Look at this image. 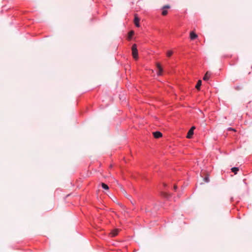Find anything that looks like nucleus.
Listing matches in <instances>:
<instances>
[{
    "mask_svg": "<svg viewBox=\"0 0 252 252\" xmlns=\"http://www.w3.org/2000/svg\"><path fill=\"white\" fill-rule=\"evenodd\" d=\"M195 129L194 126L191 127V128L189 130H192V131L193 132L194 129Z\"/></svg>",
    "mask_w": 252,
    "mask_h": 252,
    "instance_id": "17",
    "label": "nucleus"
},
{
    "mask_svg": "<svg viewBox=\"0 0 252 252\" xmlns=\"http://www.w3.org/2000/svg\"><path fill=\"white\" fill-rule=\"evenodd\" d=\"M132 54L133 57L134 59L137 60L138 59V50L137 49V46L136 44H133L132 46Z\"/></svg>",
    "mask_w": 252,
    "mask_h": 252,
    "instance_id": "1",
    "label": "nucleus"
},
{
    "mask_svg": "<svg viewBox=\"0 0 252 252\" xmlns=\"http://www.w3.org/2000/svg\"><path fill=\"white\" fill-rule=\"evenodd\" d=\"M134 34V32L133 31H131L129 32L128 35V39L130 40L132 35Z\"/></svg>",
    "mask_w": 252,
    "mask_h": 252,
    "instance_id": "11",
    "label": "nucleus"
},
{
    "mask_svg": "<svg viewBox=\"0 0 252 252\" xmlns=\"http://www.w3.org/2000/svg\"><path fill=\"white\" fill-rule=\"evenodd\" d=\"M119 232V230L118 229H115L113 230L110 233V235L111 237H115L117 236Z\"/></svg>",
    "mask_w": 252,
    "mask_h": 252,
    "instance_id": "4",
    "label": "nucleus"
},
{
    "mask_svg": "<svg viewBox=\"0 0 252 252\" xmlns=\"http://www.w3.org/2000/svg\"><path fill=\"white\" fill-rule=\"evenodd\" d=\"M211 75V72L207 71L203 78V80L205 81H207L209 79V77H210Z\"/></svg>",
    "mask_w": 252,
    "mask_h": 252,
    "instance_id": "6",
    "label": "nucleus"
},
{
    "mask_svg": "<svg viewBox=\"0 0 252 252\" xmlns=\"http://www.w3.org/2000/svg\"><path fill=\"white\" fill-rule=\"evenodd\" d=\"M170 8V6L169 5H164V6H163L162 9V15L163 16H165L167 14V9H169Z\"/></svg>",
    "mask_w": 252,
    "mask_h": 252,
    "instance_id": "2",
    "label": "nucleus"
},
{
    "mask_svg": "<svg viewBox=\"0 0 252 252\" xmlns=\"http://www.w3.org/2000/svg\"><path fill=\"white\" fill-rule=\"evenodd\" d=\"M177 186H176V185H175V186H174V189L175 190V189H177Z\"/></svg>",
    "mask_w": 252,
    "mask_h": 252,
    "instance_id": "18",
    "label": "nucleus"
},
{
    "mask_svg": "<svg viewBox=\"0 0 252 252\" xmlns=\"http://www.w3.org/2000/svg\"><path fill=\"white\" fill-rule=\"evenodd\" d=\"M162 195L165 196L166 194L165 193H162Z\"/></svg>",
    "mask_w": 252,
    "mask_h": 252,
    "instance_id": "19",
    "label": "nucleus"
},
{
    "mask_svg": "<svg viewBox=\"0 0 252 252\" xmlns=\"http://www.w3.org/2000/svg\"><path fill=\"white\" fill-rule=\"evenodd\" d=\"M231 170L233 172L235 173V174H236L237 173V172L239 170V169L237 167H233L231 169Z\"/></svg>",
    "mask_w": 252,
    "mask_h": 252,
    "instance_id": "13",
    "label": "nucleus"
},
{
    "mask_svg": "<svg viewBox=\"0 0 252 252\" xmlns=\"http://www.w3.org/2000/svg\"><path fill=\"white\" fill-rule=\"evenodd\" d=\"M101 186L102 188L104 189L108 190L109 189L108 186L103 183H101Z\"/></svg>",
    "mask_w": 252,
    "mask_h": 252,
    "instance_id": "12",
    "label": "nucleus"
},
{
    "mask_svg": "<svg viewBox=\"0 0 252 252\" xmlns=\"http://www.w3.org/2000/svg\"><path fill=\"white\" fill-rule=\"evenodd\" d=\"M197 35L193 32H191L190 33V38L191 40H193L197 37Z\"/></svg>",
    "mask_w": 252,
    "mask_h": 252,
    "instance_id": "8",
    "label": "nucleus"
},
{
    "mask_svg": "<svg viewBox=\"0 0 252 252\" xmlns=\"http://www.w3.org/2000/svg\"><path fill=\"white\" fill-rule=\"evenodd\" d=\"M153 135L156 138H159L162 136V133L159 131H156L153 133Z\"/></svg>",
    "mask_w": 252,
    "mask_h": 252,
    "instance_id": "5",
    "label": "nucleus"
},
{
    "mask_svg": "<svg viewBox=\"0 0 252 252\" xmlns=\"http://www.w3.org/2000/svg\"><path fill=\"white\" fill-rule=\"evenodd\" d=\"M139 21H140V19L138 17L137 15L136 14H135L134 15V23L137 27H140Z\"/></svg>",
    "mask_w": 252,
    "mask_h": 252,
    "instance_id": "3",
    "label": "nucleus"
},
{
    "mask_svg": "<svg viewBox=\"0 0 252 252\" xmlns=\"http://www.w3.org/2000/svg\"><path fill=\"white\" fill-rule=\"evenodd\" d=\"M172 54H173V51H171V50L168 51L166 53V55L168 57H170Z\"/></svg>",
    "mask_w": 252,
    "mask_h": 252,
    "instance_id": "14",
    "label": "nucleus"
},
{
    "mask_svg": "<svg viewBox=\"0 0 252 252\" xmlns=\"http://www.w3.org/2000/svg\"><path fill=\"white\" fill-rule=\"evenodd\" d=\"M201 83H202L201 80H199L198 81L197 84L195 86L196 89H197L198 90H200V86L201 85Z\"/></svg>",
    "mask_w": 252,
    "mask_h": 252,
    "instance_id": "10",
    "label": "nucleus"
},
{
    "mask_svg": "<svg viewBox=\"0 0 252 252\" xmlns=\"http://www.w3.org/2000/svg\"><path fill=\"white\" fill-rule=\"evenodd\" d=\"M193 134V132L192 131V130H189L187 135V138H191L192 137Z\"/></svg>",
    "mask_w": 252,
    "mask_h": 252,
    "instance_id": "9",
    "label": "nucleus"
},
{
    "mask_svg": "<svg viewBox=\"0 0 252 252\" xmlns=\"http://www.w3.org/2000/svg\"><path fill=\"white\" fill-rule=\"evenodd\" d=\"M157 66L158 69V75H161V73L162 72V68L161 67V66L160 65V64L159 63H158L157 64Z\"/></svg>",
    "mask_w": 252,
    "mask_h": 252,
    "instance_id": "7",
    "label": "nucleus"
},
{
    "mask_svg": "<svg viewBox=\"0 0 252 252\" xmlns=\"http://www.w3.org/2000/svg\"><path fill=\"white\" fill-rule=\"evenodd\" d=\"M204 181L206 182V183H208L209 182V177L207 176L206 177H205L204 178Z\"/></svg>",
    "mask_w": 252,
    "mask_h": 252,
    "instance_id": "15",
    "label": "nucleus"
},
{
    "mask_svg": "<svg viewBox=\"0 0 252 252\" xmlns=\"http://www.w3.org/2000/svg\"><path fill=\"white\" fill-rule=\"evenodd\" d=\"M228 130H233V131H235V130L234 129H233L232 128H231V127H229L228 128Z\"/></svg>",
    "mask_w": 252,
    "mask_h": 252,
    "instance_id": "16",
    "label": "nucleus"
}]
</instances>
